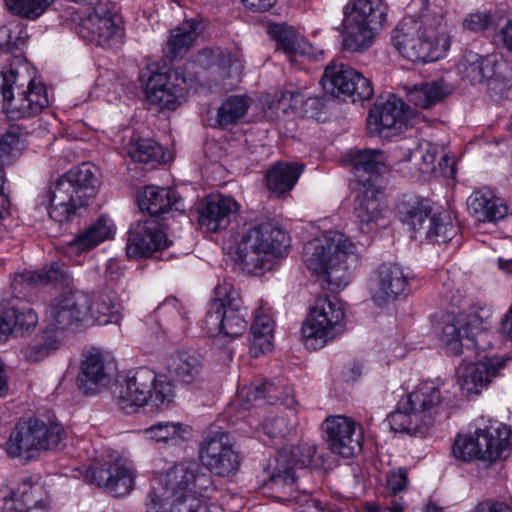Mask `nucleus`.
<instances>
[{
	"mask_svg": "<svg viewBox=\"0 0 512 512\" xmlns=\"http://www.w3.org/2000/svg\"><path fill=\"white\" fill-rule=\"evenodd\" d=\"M42 488L25 479L15 490H0V510L4 512H48L41 498Z\"/></svg>",
	"mask_w": 512,
	"mask_h": 512,
	"instance_id": "23",
	"label": "nucleus"
},
{
	"mask_svg": "<svg viewBox=\"0 0 512 512\" xmlns=\"http://www.w3.org/2000/svg\"><path fill=\"white\" fill-rule=\"evenodd\" d=\"M290 246L289 235L272 222H263L243 230L234 255L235 264L250 275L270 270L275 257Z\"/></svg>",
	"mask_w": 512,
	"mask_h": 512,
	"instance_id": "3",
	"label": "nucleus"
},
{
	"mask_svg": "<svg viewBox=\"0 0 512 512\" xmlns=\"http://www.w3.org/2000/svg\"><path fill=\"white\" fill-rule=\"evenodd\" d=\"M326 442L330 451L343 458H351L362 450L361 427L352 419L342 415L330 416L323 423Z\"/></svg>",
	"mask_w": 512,
	"mask_h": 512,
	"instance_id": "17",
	"label": "nucleus"
},
{
	"mask_svg": "<svg viewBox=\"0 0 512 512\" xmlns=\"http://www.w3.org/2000/svg\"><path fill=\"white\" fill-rule=\"evenodd\" d=\"M97 18L98 20H115V22H122L121 17L118 14V8L116 4L106 1L104 3L99 4L92 14L84 22H94Z\"/></svg>",
	"mask_w": 512,
	"mask_h": 512,
	"instance_id": "58",
	"label": "nucleus"
},
{
	"mask_svg": "<svg viewBox=\"0 0 512 512\" xmlns=\"http://www.w3.org/2000/svg\"><path fill=\"white\" fill-rule=\"evenodd\" d=\"M239 396L245 403L250 405H257L263 401L273 404L280 398L278 388L269 381L250 387H243L239 392Z\"/></svg>",
	"mask_w": 512,
	"mask_h": 512,
	"instance_id": "52",
	"label": "nucleus"
},
{
	"mask_svg": "<svg viewBox=\"0 0 512 512\" xmlns=\"http://www.w3.org/2000/svg\"><path fill=\"white\" fill-rule=\"evenodd\" d=\"M204 28L202 20L191 18L171 30L163 50L165 57L170 61L182 59L195 45Z\"/></svg>",
	"mask_w": 512,
	"mask_h": 512,
	"instance_id": "30",
	"label": "nucleus"
},
{
	"mask_svg": "<svg viewBox=\"0 0 512 512\" xmlns=\"http://www.w3.org/2000/svg\"><path fill=\"white\" fill-rule=\"evenodd\" d=\"M470 512H512V509L505 502L485 499L479 502Z\"/></svg>",
	"mask_w": 512,
	"mask_h": 512,
	"instance_id": "63",
	"label": "nucleus"
},
{
	"mask_svg": "<svg viewBox=\"0 0 512 512\" xmlns=\"http://www.w3.org/2000/svg\"><path fill=\"white\" fill-rule=\"evenodd\" d=\"M189 431V426L181 422L159 421L142 430V433L146 440L154 443L160 449H166L181 446Z\"/></svg>",
	"mask_w": 512,
	"mask_h": 512,
	"instance_id": "39",
	"label": "nucleus"
},
{
	"mask_svg": "<svg viewBox=\"0 0 512 512\" xmlns=\"http://www.w3.org/2000/svg\"><path fill=\"white\" fill-rule=\"evenodd\" d=\"M129 157L135 162L155 166L163 162V148L150 138H132L126 147Z\"/></svg>",
	"mask_w": 512,
	"mask_h": 512,
	"instance_id": "47",
	"label": "nucleus"
},
{
	"mask_svg": "<svg viewBox=\"0 0 512 512\" xmlns=\"http://www.w3.org/2000/svg\"><path fill=\"white\" fill-rule=\"evenodd\" d=\"M371 181L369 178L368 185L364 183L363 187H359L355 200L354 214L363 233L374 231L383 218V206L378 198L379 190Z\"/></svg>",
	"mask_w": 512,
	"mask_h": 512,
	"instance_id": "25",
	"label": "nucleus"
},
{
	"mask_svg": "<svg viewBox=\"0 0 512 512\" xmlns=\"http://www.w3.org/2000/svg\"><path fill=\"white\" fill-rule=\"evenodd\" d=\"M462 77L471 84L487 83L494 95L502 96L509 88V79L504 75L507 67L495 57L481 56L475 52L465 53L461 63Z\"/></svg>",
	"mask_w": 512,
	"mask_h": 512,
	"instance_id": "15",
	"label": "nucleus"
},
{
	"mask_svg": "<svg viewBox=\"0 0 512 512\" xmlns=\"http://www.w3.org/2000/svg\"><path fill=\"white\" fill-rule=\"evenodd\" d=\"M491 24V17L487 14H470L463 22V27L473 32L485 30Z\"/></svg>",
	"mask_w": 512,
	"mask_h": 512,
	"instance_id": "62",
	"label": "nucleus"
},
{
	"mask_svg": "<svg viewBox=\"0 0 512 512\" xmlns=\"http://www.w3.org/2000/svg\"><path fill=\"white\" fill-rule=\"evenodd\" d=\"M19 137L8 131L0 138V165L11 164L18 155Z\"/></svg>",
	"mask_w": 512,
	"mask_h": 512,
	"instance_id": "57",
	"label": "nucleus"
},
{
	"mask_svg": "<svg viewBox=\"0 0 512 512\" xmlns=\"http://www.w3.org/2000/svg\"><path fill=\"white\" fill-rule=\"evenodd\" d=\"M238 210L239 205L232 197L212 196L199 211V224L209 232H216L226 228Z\"/></svg>",
	"mask_w": 512,
	"mask_h": 512,
	"instance_id": "28",
	"label": "nucleus"
},
{
	"mask_svg": "<svg viewBox=\"0 0 512 512\" xmlns=\"http://www.w3.org/2000/svg\"><path fill=\"white\" fill-rule=\"evenodd\" d=\"M42 338V341L25 348L24 355L27 360L39 362L58 348L59 336L50 328H45Z\"/></svg>",
	"mask_w": 512,
	"mask_h": 512,
	"instance_id": "53",
	"label": "nucleus"
},
{
	"mask_svg": "<svg viewBox=\"0 0 512 512\" xmlns=\"http://www.w3.org/2000/svg\"><path fill=\"white\" fill-rule=\"evenodd\" d=\"M215 295L223 296L224 301L222 321L224 325V337L236 338L246 330L247 321L242 313V300L238 291L229 283H224L215 288Z\"/></svg>",
	"mask_w": 512,
	"mask_h": 512,
	"instance_id": "27",
	"label": "nucleus"
},
{
	"mask_svg": "<svg viewBox=\"0 0 512 512\" xmlns=\"http://www.w3.org/2000/svg\"><path fill=\"white\" fill-rule=\"evenodd\" d=\"M166 493L171 499V512H207L201 497L214 489L210 472L195 462H182L166 473Z\"/></svg>",
	"mask_w": 512,
	"mask_h": 512,
	"instance_id": "5",
	"label": "nucleus"
},
{
	"mask_svg": "<svg viewBox=\"0 0 512 512\" xmlns=\"http://www.w3.org/2000/svg\"><path fill=\"white\" fill-rule=\"evenodd\" d=\"M84 22L83 26L90 31V40L103 48H117L123 40L122 22L115 20H98Z\"/></svg>",
	"mask_w": 512,
	"mask_h": 512,
	"instance_id": "42",
	"label": "nucleus"
},
{
	"mask_svg": "<svg viewBox=\"0 0 512 512\" xmlns=\"http://www.w3.org/2000/svg\"><path fill=\"white\" fill-rule=\"evenodd\" d=\"M495 38L502 43L503 47L512 52V19L508 20L498 31Z\"/></svg>",
	"mask_w": 512,
	"mask_h": 512,
	"instance_id": "64",
	"label": "nucleus"
},
{
	"mask_svg": "<svg viewBox=\"0 0 512 512\" xmlns=\"http://www.w3.org/2000/svg\"><path fill=\"white\" fill-rule=\"evenodd\" d=\"M274 322L262 309L256 311L251 325V352L254 356L265 353L272 348Z\"/></svg>",
	"mask_w": 512,
	"mask_h": 512,
	"instance_id": "46",
	"label": "nucleus"
},
{
	"mask_svg": "<svg viewBox=\"0 0 512 512\" xmlns=\"http://www.w3.org/2000/svg\"><path fill=\"white\" fill-rule=\"evenodd\" d=\"M320 83L327 94L342 100L351 99L353 103L369 100L374 93L368 78L339 61H332L326 66Z\"/></svg>",
	"mask_w": 512,
	"mask_h": 512,
	"instance_id": "14",
	"label": "nucleus"
},
{
	"mask_svg": "<svg viewBox=\"0 0 512 512\" xmlns=\"http://www.w3.org/2000/svg\"><path fill=\"white\" fill-rule=\"evenodd\" d=\"M89 316L100 325L118 324L121 315L116 293L109 289L98 292L93 299L89 297Z\"/></svg>",
	"mask_w": 512,
	"mask_h": 512,
	"instance_id": "41",
	"label": "nucleus"
},
{
	"mask_svg": "<svg viewBox=\"0 0 512 512\" xmlns=\"http://www.w3.org/2000/svg\"><path fill=\"white\" fill-rule=\"evenodd\" d=\"M17 28L12 29L8 26L0 27V50L4 52H13L18 49L22 39L19 37Z\"/></svg>",
	"mask_w": 512,
	"mask_h": 512,
	"instance_id": "60",
	"label": "nucleus"
},
{
	"mask_svg": "<svg viewBox=\"0 0 512 512\" xmlns=\"http://www.w3.org/2000/svg\"><path fill=\"white\" fill-rule=\"evenodd\" d=\"M171 73L152 72L145 86L148 101L161 109H175L183 96V87L170 81Z\"/></svg>",
	"mask_w": 512,
	"mask_h": 512,
	"instance_id": "31",
	"label": "nucleus"
},
{
	"mask_svg": "<svg viewBox=\"0 0 512 512\" xmlns=\"http://www.w3.org/2000/svg\"><path fill=\"white\" fill-rule=\"evenodd\" d=\"M303 258L309 270L325 276L332 292L349 283V271L360 262L356 245L340 232H329L322 239L309 241L304 246Z\"/></svg>",
	"mask_w": 512,
	"mask_h": 512,
	"instance_id": "2",
	"label": "nucleus"
},
{
	"mask_svg": "<svg viewBox=\"0 0 512 512\" xmlns=\"http://www.w3.org/2000/svg\"><path fill=\"white\" fill-rule=\"evenodd\" d=\"M443 19V9L425 0L419 17H404L393 29L394 47L412 62L428 63L443 58L450 47Z\"/></svg>",
	"mask_w": 512,
	"mask_h": 512,
	"instance_id": "1",
	"label": "nucleus"
},
{
	"mask_svg": "<svg viewBox=\"0 0 512 512\" xmlns=\"http://www.w3.org/2000/svg\"><path fill=\"white\" fill-rule=\"evenodd\" d=\"M386 156L380 149H358L351 153V161L354 171L359 178V187L364 183L368 185V179L377 185L378 176L386 168Z\"/></svg>",
	"mask_w": 512,
	"mask_h": 512,
	"instance_id": "38",
	"label": "nucleus"
},
{
	"mask_svg": "<svg viewBox=\"0 0 512 512\" xmlns=\"http://www.w3.org/2000/svg\"><path fill=\"white\" fill-rule=\"evenodd\" d=\"M269 35L277 41V48L287 55H308V44L292 28L285 24L272 23L268 26Z\"/></svg>",
	"mask_w": 512,
	"mask_h": 512,
	"instance_id": "43",
	"label": "nucleus"
},
{
	"mask_svg": "<svg viewBox=\"0 0 512 512\" xmlns=\"http://www.w3.org/2000/svg\"><path fill=\"white\" fill-rule=\"evenodd\" d=\"M342 51L348 53H362L369 49L375 40L378 31L364 25H356L343 21Z\"/></svg>",
	"mask_w": 512,
	"mask_h": 512,
	"instance_id": "45",
	"label": "nucleus"
},
{
	"mask_svg": "<svg viewBox=\"0 0 512 512\" xmlns=\"http://www.w3.org/2000/svg\"><path fill=\"white\" fill-rule=\"evenodd\" d=\"M344 317L336 297H318L301 329L306 348L317 350L334 340L344 329Z\"/></svg>",
	"mask_w": 512,
	"mask_h": 512,
	"instance_id": "10",
	"label": "nucleus"
},
{
	"mask_svg": "<svg viewBox=\"0 0 512 512\" xmlns=\"http://www.w3.org/2000/svg\"><path fill=\"white\" fill-rule=\"evenodd\" d=\"M406 406L411 405L414 411L423 416L425 426L431 425L433 418L440 412L443 396L433 383H422L407 395Z\"/></svg>",
	"mask_w": 512,
	"mask_h": 512,
	"instance_id": "35",
	"label": "nucleus"
},
{
	"mask_svg": "<svg viewBox=\"0 0 512 512\" xmlns=\"http://www.w3.org/2000/svg\"><path fill=\"white\" fill-rule=\"evenodd\" d=\"M405 404L406 400L401 399L395 411L387 416L386 421L392 431L412 435L417 433L425 424L423 416L416 413L411 405L406 406Z\"/></svg>",
	"mask_w": 512,
	"mask_h": 512,
	"instance_id": "44",
	"label": "nucleus"
},
{
	"mask_svg": "<svg viewBox=\"0 0 512 512\" xmlns=\"http://www.w3.org/2000/svg\"><path fill=\"white\" fill-rule=\"evenodd\" d=\"M89 317V294L76 291L54 299L46 311V319L50 328L58 335V331L70 327L74 323L85 321Z\"/></svg>",
	"mask_w": 512,
	"mask_h": 512,
	"instance_id": "19",
	"label": "nucleus"
},
{
	"mask_svg": "<svg viewBox=\"0 0 512 512\" xmlns=\"http://www.w3.org/2000/svg\"><path fill=\"white\" fill-rule=\"evenodd\" d=\"M402 220L410 228L432 243H447L457 234L449 215L434 213L427 199H415L403 205Z\"/></svg>",
	"mask_w": 512,
	"mask_h": 512,
	"instance_id": "12",
	"label": "nucleus"
},
{
	"mask_svg": "<svg viewBox=\"0 0 512 512\" xmlns=\"http://www.w3.org/2000/svg\"><path fill=\"white\" fill-rule=\"evenodd\" d=\"M65 436V431L60 424L29 418L14 426L4 449L11 458H23L29 461L42 451L57 449Z\"/></svg>",
	"mask_w": 512,
	"mask_h": 512,
	"instance_id": "7",
	"label": "nucleus"
},
{
	"mask_svg": "<svg viewBox=\"0 0 512 512\" xmlns=\"http://www.w3.org/2000/svg\"><path fill=\"white\" fill-rule=\"evenodd\" d=\"M387 489L393 495L402 492L408 484L407 470L399 468L398 470L391 471L386 476Z\"/></svg>",
	"mask_w": 512,
	"mask_h": 512,
	"instance_id": "61",
	"label": "nucleus"
},
{
	"mask_svg": "<svg viewBox=\"0 0 512 512\" xmlns=\"http://www.w3.org/2000/svg\"><path fill=\"white\" fill-rule=\"evenodd\" d=\"M137 204L142 212L152 217H163L171 211H182L183 203L177 192L170 188L146 186L137 195Z\"/></svg>",
	"mask_w": 512,
	"mask_h": 512,
	"instance_id": "26",
	"label": "nucleus"
},
{
	"mask_svg": "<svg viewBox=\"0 0 512 512\" xmlns=\"http://www.w3.org/2000/svg\"><path fill=\"white\" fill-rule=\"evenodd\" d=\"M8 313L15 333L23 334L24 332H28L30 329L35 328L38 322L37 313L31 308L21 311L12 308L8 310Z\"/></svg>",
	"mask_w": 512,
	"mask_h": 512,
	"instance_id": "56",
	"label": "nucleus"
},
{
	"mask_svg": "<svg viewBox=\"0 0 512 512\" xmlns=\"http://www.w3.org/2000/svg\"><path fill=\"white\" fill-rule=\"evenodd\" d=\"M439 147L430 141L422 140L413 148L408 149L406 159L413 162L420 172H429L435 169L434 162L436 160Z\"/></svg>",
	"mask_w": 512,
	"mask_h": 512,
	"instance_id": "50",
	"label": "nucleus"
},
{
	"mask_svg": "<svg viewBox=\"0 0 512 512\" xmlns=\"http://www.w3.org/2000/svg\"><path fill=\"white\" fill-rule=\"evenodd\" d=\"M386 16L387 8L382 0H350L343 21L379 31L386 21Z\"/></svg>",
	"mask_w": 512,
	"mask_h": 512,
	"instance_id": "32",
	"label": "nucleus"
},
{
	"mask_svg": "<svg viewBox=\"0 0 512 512\" xmlns=\"http://www.w3.org/2000/svg\"><path fill=\"white\" fill-rule=\"evenodd\" d=\"M68 268L60 262H52L49 269L40 272L27 271L17 274L11 283L17 297H26L27 293L37 286H66L70 283Z\"/></svg>",
	"mask_w": 512,
	"mask_h": 512,
	"instance_id": "24",
	"label": "nucleus"
},
{
	"mask_svg": "<svg viewBox=\"0 0 512 512\" xmlns=\"http://www.w3.org/2000/svg\"><path fill=\"white\" fill-rule=\"evenodd\" d=\"M222 296L216 295L215 299L211 302L210 309L208 310L204 319L203 329L209 337H224V325L222 321L224 301H221Z\"/></svg>",
	"mask_w": 512,
	"mask_h": 512,
	"instance_id": "54",
	"label": "nucleus"
},
{
	"mask_svg": "<svg viewBox=\"0 0 512 512\" xmlns=\"http://www.w3.org/2000/svg\"><path fill=\"white\" fill-rule=\"evenodd\" d=\"M406 96L416 107L429 109L452 93V86L443 79L405 86Z\"/></svg>",
	"mask_w": 512,
	"mask_h": 512,
	"instance_id": "37",
	"label": "nucleus"
},
{
	"mask_svg": "<svg viewBox=\"0 0 512 512\" xmlns=\"http://www.w3.org/2000/svg\"><path fill=\"white\" fill-rule=\"evenodd\" d=\"M109 378L103 356L98 352L90 353L81 362L77 386L84 394H94L108 384Z\"/></svg>",
	"mask_w": 512,
	"mask_h": 512,
	"instance_id": "34",
	"label": "nucleus"
},
{
	"mask_svg": "<svg viewBox=\"0 0 512 512\" xmlns=\"http://www.w3.org/2000/svg\"><path fill=\"white\" fill-rule=\"evenodd\" d=\"M408 118V107L395 95L384 102L377 101L369 111L367 126L371 133L389 136L400 131Z\"/></svg>",
	"mask_w": 512,
	"mask_h": 512,
	"instance_id": "22",
	"label": "nucleus"
},
{
	"mask_svg": "<svg viewBox=\"0 0 512 512\" xmlns=\"http://www.w3.org/2000/svg\"><path fill=\"white\" fill-rule=\"evenodd\" d=\"M55 0H4L10 14L28 20L43 15Z\"/></svg>",
	"mask_w": 512,
	"mask_h": 512,
	"instance_id": "51",
	"label": "nucleus"
},
{
	"mask_svg": "<svg viewBox=\"0 0 512 512\" xmlns=\"http://www.w3.org/2000/svg\"><path fill=\"white\" fill-rule=\"evenodd\" d=\"M199 457L203 465L218 476H228L240 466L232 438L223 431L212 432L203 439Z\"/></svg>",
	"mask_w": 512,
	"mask_h": 512,
	"instance_id": "16",
	"label": "nucleus"
},
{
	"mask_svg": "<svg viewBox=\"0 0 512 512\" xmlns=\"http://www.w3.org/2000/svg\"><path fill=\"white\" fill-rule=\"evenodd\" d=\"M113 396L118 406L130 413V409L143 406L149 400L157 407L168 404L174 394L169 382L157 383L154 371L140 368L132 376L115 383Z\"/></svg>",
	"mask_w": 512,
	"mask_h": 512,
	"instance_id": "9",
	"label": "nucleus"
},
{
	"mask_svg": "<svg viewBox=\"0 0 512 512\" xmlns=\"http://www.w3.org/2000/svg\"><path fill=\"white\" fill-rule=\"evenodd\" d=\"M203 364L199 355L187 351L177 352L167 359L166 371L169 381L191 384L202 373Z\"/></svg>",
	"mask_w": 512,
	"mask_h": 512,
	"instance_id": "36",
	"label": "nucleus"
},
{
	"mask_svg": "<svg viewBox=\"0 0 512 512\" xmlns=\"http://www.w3.org/2000/svg\"><path fill=\"white\" fill-rule=\"evenodd\" d=\"M249 105V100L245 96H230L219 106L214 126L228 128L236 125L247 113Z\"/></svg>",
	"mask_w": 512,
	"mask_h": 512,
	"instance_id": "48",
	"label": "nucleus"
},
{
	"mask_svg": "<svg viewBox=\"0 0 512 512\" xmlns=\"http://www.w3.org/2000/svg\"><path fill=\"white\" fill-rule=\"evenodd\" d=\"M484 329V321L476 312L448 314L441 322L439 339L451 354L460 355L467 350L480 358V352L492 346Z\"/></svg>",
	"mask_w": 512,
	"mask_h": 512,
	"instance_id": "8",
	"label": "nucleus"
},
{
	"mask_svg": "<svg viewBox=\"0 0 512 512\" xmlns=\"http://www.w3.org/2000/svg\"><path fill=\"white\" fill-rule=\"evenodd\" d=\"M408 286V274L397 264L384 263L377 270V289L373 300L378 306L396 300Z\"/></svg>",
	"mask_w": 512,
	"mask_h": 512,
	"instance_id": "29",
	"label": "nucleus"
},
{
	"mask_svg": "<svg viewBox=\"0 0 512 512\" xmlns=\"http://www.w3.org/2000/svg\"><path fill=\"white\" fill-rule=\"evenodd\" d=\"M167 246L168 240L159 222L139 220L129 229L126 254L129 258L148 257Z\"/></svg>",
	"mask_w": 512,
	"mask_h": 512,
	"instance_id": "21",
	"label": "nucleus"
},
{
	"mask_svg": "<svg viewBox=\"0 0 512 512\" xmlns=\"http://www.w3.org/2000/svg\"><path fill=\"white\" fill-rule=\"evenodd\" d=\"M512 444V431L507 426L477 430L473 435H459L452 452L457 459L471 461L473 459L494 462L502 458L503 453Z\"/></svg>",
	"mask_w": 512,
	"mask_h": 512,
	"instance_id": "11",
	"label": "nucleus"
},
{
	"mask_svg": "<svg viewBox=\"0 0 512 512\" xmlns=\"http://www.w3.org/2000/svg\"><path fill=\"white\" fill-rule=\"evenodd\" d=\"M112 234L113 225L111 221L105 217H100L74 240V245L80 250H88L109 239Z\"/></svg>",
	"mask_w": 512,
	"mask_h": 512,
	"instance_id": "49",
	"label": "nucleus"
},
{
	"mask_svg": "<svg viewBox=\"0 0 512 512\" xmlns=\"http://www.w3.org/2000/svg\"><path fill=\"white\" fill-rule=\"evenodd\" d=\"M281 101L287 102L288 106L292 109H296L303 104L305 106L306 112H308V108H317L320 105V102L317 98H307L304 100L303 95L296 90L283 92Z\"/></svg>",
	"mask_w": 512,
	"mask_h": 512,
	"instance_id": "59",
	"label": "nucleus"
},
{
	"mask_svg": "<svg viewBox=\"0 0 512 512\" xmlns=\"http://www.w3.org/2000/svg\"><path fill=\"white\" fill-rule=\"evenodd\" d=\"M315 454L316 446L309 443L280 451L276 457V466L264 485L270 489L292 488L297 479L295 469L311 465Z\"/></svg>",
	"mask_w": 512,
	"mask_h": 512,
	"instance_id": "18",
	"label": "nucleus"
},
{
	"mask_svg": "<svg viewBox=\"0 0 512 512\" xmlns=\"http://www.w3.org/2000/svg\"><path fill=\"white\" fill-rule=\"evenodd\" d=\"M85 481L104 489L115 498L129 495L134 489L137 471L134 465L121 458L95 460L82 473Z\"/></svg>",
	"mask_w": 512,
	"mask_h": 512,
	"instance_id": "13",
	"label": "nucleus"
},
{
	"mask_svg": "<svg viewBox=\"0 0 512 512\" xmlns=\"http://www.w3.org/2000/svg\"><path fill=\"white\" fill-rule=\"evenodd\" d=\"M261 426L263 432L271 438H285L294 431V424L284 416L267 417Z\"/></svg>",
	"mask_w": 512,
	"mask_h": 512,
	"instance_id": "55",
	"label": "nucleus"
},
{
	"mask_svg": "<svg viewBox=\"0 0 512 512\" xmlns=\"http://www.w3.org/2000/svg\"><path fill=\"white\" fill-rule=\"evenodd\" d=\"M467 207L474 219L482 223H495L510 213L504 200L484 190L474 191L467 199Z\"/></svg>",
	"mask_w": 512,
	"mask_h": 512,
	"instance_id": "33",
	"label": "nucleus"
},
{
	"mask_svg": "<svg viewBox=\"0 0 512 512\" xmlns=\"http://www.w3.org/2000/svg\"><path fill=\"white\" fill-rule=\"evenodd\" d=\"M48 105L44 84L34 80L26 84L13 68L0 72V109L10 119L35 116Z\"/></svg>",
	"mask_w": 512,
	"mask_h": 512,
	"instance_id": "6",
	"label": "nucleus"
},
{
	"mask_svg": "<svg viewBox=\"0 0 512 512\" xmlns=\"http://www.w3.org/2000/svg\"><path fill=\"white\" fill-rule=\"evenodd\" d=\"M304 165L278 162L266 173V185L269 191L280 196L289 192L297 182Z\"/></svg>",
	"mask_w": 512,
	"mask_h": 512,
	"instance_id": "40",
	"label": "nucleus"
},
{
	"mask_svg": "<svg viewBox=\"0 0 512 512\" xmlns=\"http://www.w3.org/2000/svg\"><path fill=\"white\" fill-rule=\"evenodd\" d=\"M98 185L95 168L88 163L66 172L51 188L50 218L58 223L70 221L96 195Z\"/></svg>",
	"mask_w": 512,
	"mask_h": 512,
	"instance_id": "4",
	"label": "nucleus"
},
{
	"mask_svg": "<svg viewBox=\"0 0 512 512\" xmlns=\"http://www.w3.org/2000/svg\"><path fill=\"white\" fill-rule=\"evenodd\" d=\"M506 361L496 355L485 354L476 362L461 364L458 368V385L466 396L478 395L497 377Z\"/></svg>",
	"mask_w": 512,
	"mask_h": 512,
	"instance_id": "20",
	"label": "nucleus"
}]
</instances>
